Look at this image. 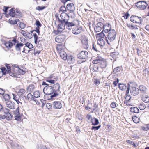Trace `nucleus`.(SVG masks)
Returning <instances> with one entry per match:
<instances>
[{
  "instance_id": "1",
  "label": "nucleus",
  "mask_w": 149,
  "mask_h": 149,
  "mask_svg": "<svg viewBox=\"0 0 149 149\" xmlns=\"http://www.w3.org/2000/svg\"><path fill=\"white\" fill-rule=\"evenodd\" d=\"M103 28L105 33H108L107 37H105L106 40L107 44L111 45L112 44V33L109 32L111 30V25L107 23L104 25Z\"/></svg>"
},
{
  "instance_id": "2",
  "label": "nucleus",
  "mask_w": 149,
  "mask_h": 149,
  "mask_svg": "<svg viewBox=\"0 0 149 149\" xmlns=\"http://www.w3.org/2000/svg\"><path fill=\"white\" fill-rule=\"evenodd\" d=\"M52 87L53 89L54 90V93L51 96V98L54 97L58 95L60 85L59 84L57 83L53 85Z\"/></svg>"
},
{
  "instance_id": "3",
  "label": "nucleus",
  "mask_w": 149,
  "mask_h": 149,
  "mask_svg": "<svg viewBox=\"0 0 149 149\" xmlns=\"http://www.w3.org/2000/svg\"><path fill=\"white\" fill-rule=\"evenodd\" d=\"M43 92L46 95H49L54 93V90L52 86H46L43 89Z\"/></svg>"
},
{
  "instance_id": "4",
  "label": "nucleus",
  "mask_w": 149,
  "mask_h": 149,
  "mask_svg": "<svg viewBox=\"0 0 149 149\" xmlns=\"http://www.w3.org/2000/svg\"><path fill=\"white\" fill-rule=\"evenodd\" d=\"M12 41L14 45L15 46V49L17 51H20V48L23 45V44L21 42L18 43L19 41L17 40L15 38H13Z\"/></svg>"
},
{
  "instance_id": "5",
  "label": "nucleus",
  "mask_w": 149,
  "mask_h": 149,
  "mask_svg": "<svg viewBox=\"0 0 149 149\" xmlns=\"http://www.w3.org/2000/svg\"><path fill=\"white\" fill-rule=\"evenodd\" d=\"M4 112V119H6L8 120H10L12 119V116L11 114L9 113L10 110L9 109L6 108L2 111Z\"/></svg>"
},
{
  "instance_id": "6",
  "label": "nucleus",
  "mask_w": 149,
  "mask_h": 149,
  "mask_svg": "<svg viewBox=\"0 0 149 149\" xmlns=\"http://www.w3.org/2000/svg\"><path fill=\"white\" fill-rule=\"evenodd\" d=\"M26 91L24 89H20L17 93V95L21 101L22 100H23L24 97H26Z\"/></svg>"
},
{
  "instance_id": "7",
  "label": "nucleus",
  "mask_w": 149,
  "mask_h": 149,
  "mask_svg": "<svg viewBox=\"0 0 149 149\" xmlns=\"http://www.w3.org/2000/svg\"><path fill=\"white\" fill-rule=\"evenodd\" d=\"M141 18L136 16H132L130 18V21L133 22L140 24L141 22Z\"/></svg>"
},
{
  "instance_id": "8",
  "label": "nucleus",
  "mask_w": 149,
  "mask_h": 149,
  "mask_svg": "<svg viewBox=\"0 0 149 149\" xmlns=\"http://www.w3.org/2000/svg\"><path fill=\"white\" fill-rule=\"evenodd\" d=\"M77 57L80 59H85L88 57V53L86 51H82L78 54Z\"/></svg>"
},
{
  "instance_id": "9",
  "label": "nucleus",
  "mask_w": 149,
  "mask_h": 149,
  "mask_svg": "<svg viewBox=\"0 0 149 149\" xmlns=\"http://www.w3.org/2000/svg\"><path fill=\"white\" fill-rule=\"evenodd\" d=\"M65 26L64 23H61L58 26V30L54 31V33L56 34H58L63 31L65 29Z\"/></svg>"
},
{
  "instance_id": "10",
  "label": "nucleus",
  "mask_w": 149,
  "mask_h": 149,
  "mask_svg": "<svg viewBox=\"0 0 149 149\" xmlns=\"http://www.w3.org/2000/svg\"><path fill=\"white\" fill-rule=\"evenodd\" d=\"M139 89L138 88L134 86H132L130 92L132 95L133 96L139 94Z\"/></svg>"
},
{
  "instance_id": "11",
  "label": "nucleus",
  "mask_w": 149,
  "mask_h": 149,
  "mask_svg": "<svg viewBox=\"0 0 149 149\" xmlns=\"http://www.w3.org/2000/svg\"><path fill=\"white\" fill-rule=\"evenodd\" d=\"M82 42L84 48L86 49H87L89 47L88 39L87 37L85 36H83L82 37Z\"/></svg>"
},
{
  "instance_id": "12",
  "label": "nucleus",
  "mask_w": 149,
  "mask_h": 149,
  "mask_svg": "<svg viewBox=\"0 0 149 149\" xmlns=\"http://www.w3.org/2000/svg\"><path fill=\"white\" fill-rule=\"evenodd\" d=\"M127 85V88L126 91V96L125 97V103L126 104H127V102L131 98V96L129 95V92L130 91V85L129 84H128Z\"/></svg>"
},
{
  "instance_id": "13",
  "label": "nucleus",
  "mask_w": 149,
  "mask_h": 149,
  "mask_svg": "<svg viewBox=\"0 0 149 149\" xmlns=\"http://www.w3.org/2000/svg\"><path fill=\"white\" fill-rule=\"evenodd\" d=\"M82 31V27L76 26L72 28V32L74 34L77 35L80 33Z\"/></svg>"
},
{
  "instance_id": "14",
  "label": "nucleus",
  "mask_w": 149,
  "mask_h": 149,
  "mask_svg": "<svg viewBox=\"0 0 149 149\" xmlns=\"http://www.w3.org/2000/svg\"><path fill=\"white\" fill-rule=\"evenodd\" d=\"M104 26L102 22H99L96 24L94 30L95 31L98 32L100 31Z\"/></svg>"
},
{
  "instance_id": "15",
  "label": "nucleus",
  "mask_w": 149,
  "mask_h": 149,
  "mask_svg": "<svg viewBox=\"0 0 149 149\" xmlns=\"http://www.w3.org/2000/svg\"><path fill=\"white\" fill-rule=\"evenodd\" d=\"M7 107L10 109H14L15 108V103L11 101L6 102Z\"/></svg>"
},
{
  "instance_id": "16",
  "label": "nucleus",
  "mask_w": 149,
  "mask_h": 149,
  "mask_svg": "<svg viewBox=\"0 0 149 149\" xmlns=\"http://www.w3.org/2000/svg\"><path fill=\"white\" fill-rule=\"evenodd\" d=\"M52 106L55 109H60L62 108V105L61 102L59 101H55L53 102Z\"/></svg>"
},
{
  "instance_id": "17",
  "label": "nucleus",
  "mask_w": 149,
  "mask_h": 149,
  "mask_svg": "<svg viewBox=\"0 0 149 149\" xmlns=\"http://www.w3.org/2000/svg\"><path fill=\"white\" fill-rule=\"evenodd\" d=\"M64 36L62 35L58 36L55 38V41L58 43L62 42L64 41Z\"/></svg>"
},
{
  "instance_id": "18",
  "label": "nucleus",
  "mask_w": 149,
  "mask_h": 149,
  "mask_svg": "<svg viewBox=\"0 0 149 149\" xmlns=\"http://www.w3.org/2000/svg\"><path fill=\"white\" fill-rule=\"evenodd\" d=\"M61 57L63 59L65 60L67 59V56L66 52L63 50H61L60 52Z\"/></svg>"
},
{
  "instance_id": "19",
  "label": "nucleus",
  "mask_w": 149,
  "mask_h": 149,
  "mask_svg": "<svg viewBox=\"0 0 149 149\" xmlns=\"http://www.w3.org/2000/svg\"><path fill=\"white\" fill-rule=\"evenodd\" d=\"M3 101L7 102L8 101H10L11 98L10 96L8 94H4L1 97V96Z\"/></svg>"
},
{
  "instance_id": "20",
  "label": "nucleus",
  "mask_w": 149,
  "mask_h": 149,
  "mask_svg": "<svg viewBox=\"0 0 149 149\" xmlns=\"http://www.w3.org/2000/svg\"><path fill=\"white\" fill-rule=\"evenodd\" d=\"M67 9L69 11H73L75 9V7L74 4L72 3L68 4L67 5Z\"/></svg>"
},
{
  "instance_id": "21",
  "label": "nucleus",
  "mask_w": 149,
  "mask_h": 149,
  "mask_svg": "<svg viewBox=\"0 0 149 149\" xmlns=\"http://www.w3.org/2000/svg\"><path fill=\"white\" fill-rule=\"evenodd\" d=\"M64 25L65 27L68 29H70L72 26H74V24L72 22H67L65 23Z\"/></svg>"
},
{
  "instance_id": "22",
  "label": "nucleus",
  "mask_w": 149,
  "mask_h": 149,
  "mask_svg": "<svg viewBox=\"0 0 149 149\" xmlns=\"http://www.w3.org/2000/svg\"><path fill=\"white\" fill-rule=\"evenodd\" d=\"M69 17L67 14L62 19H61L59 18H58V21L61 22L64 24L68 22V19H69Z\"/></svg>"
},
{
  "instance_id": "23",
  "label": "nucleus",
  "mask_w": 149,
  "mask_h": 149,
  "mask_svg": "<svg viewBox=\"0 0 149 149\" xmlns=\"http://www.w3.org/2000/svg\"><path fill=\"white\" fill-rule=\"evenodd\" d=\"M118 86L119 89L122 91L125 90L127 88L126 84L123 83H118Z\"/></svg>"
},
{
  "instance_id": "24",
  "label": "nucleus",
  "mask_w": 149,
  "mask_h": 149,
  "mask_svg": "<svg viewBox=\"0 0 149 149\" xmlns=\"http://www.w3.org/2000/svg\"><path fill=\"white\" fill-rule=\"evenodd\" d=\"M91 122L92 123V125H97L99 123L98 120L94 117L93 118Z\"/></svg>"
},
{
  "instance_id": "25",
  "label": "nucleus",
  "mask_w": 149,
  "mask_h": 149,
  "mask_svg": "<svg viewBox=\"0 0 149 149\" xmlns=\"http://www.w3.org/2000/svg\"><path fill=\"white\" fill-rule=\"evenodd\" d=\"M141 99L143 102L146 103L149 102V97L147 95H143L141 97Z\"/></svg>"
},
{
  "instance_id": "26",
  "label": "nucleus",
  "mask_w": 149,
  "mask_h": 149,
  "mask_svg": "<svg viewBox=\"0 0 149 149\" xmlns=\"http://www.w3.org/2000/svg\"><path fill=\"white\" fill-rule=\"evenodd\" d=\"M68 62L69 64L73 63L74 62V57L72 56H70L68 58H67Z\"/></svg>"
},
{
  "instance_id": "27",
  "label": "nucleus",
  "mask_w": 149,
  "mask_h": 149,
  "mask_svg": "<svg viewBox=\"0 0 149 149\" xmlns=\"http://www.w3.org/2000/svg\"><path fill=\"white\" fill-rule=\"evenodd\" d=\"M139 88L141 92L142 93H146V88L144 86L141 85L139 86Z\"/></svg>"
},
{
  "instance_id": "28",
  "label": "nucleus",
  "mask_w": 149,
  "mask_h": 149,
  "mask_svg": "<svg viewBox=\"0 0 149 149\" xmlns=\"http://www.w3.org/2000/svg\"><path fill=\"white\" fill-rule=\"evenodd\" d=\"M130 111L131 112L138 113L139 112V109L136 107H132L130 108Z\"/></svg>"
},
{
  "instance_id": "29",
  "label": "nucleus",
  "mask_w": 149,
  "mask_h": 149,
  "mask_svg": "<svg viewBox=\"0 0 149 149\" xmlns=\"http://www.w3.org/2000/svg\"><path fill=\"white\" fill-rule=\"evenodd\" d=\"M52 77H50L46 79H45L46 81L50 84H54L56 82V81L52 79Z\"/></svg>"
},
{
  "instance_id": "30",
  "label": "nucleus",
  "mask_w": 149,
  "mask_h": 149,
  "mask_svg": "<svg viewBox=\"0 0 149 149\" xmlns=\"http://www.w3.org/2000/svg\"><path fill=\"white\" fill-rule=\"evenodd\" d=\"M27 98L28 100L31 101L33 100L36 101V99L33 97V95L31 93H29L27 96Z\"/></svg>"
},
{
  "instance_id": "31",
  "label": "nucleus",
  "mask_w": 149,
  "mask_h": 149,
  "mask_svg": "<svg viewBox=\"0 0 149 149\" xmlns=\"http://www.w3.org/2000/svg\"><path fill=\"white\" fill-rule=\"evenodd\" d=\"M141 4L140 3H136L135 6L138 8H139L140 9H141V10L144 9H145L147 6H145V5H140Z\"/></svg>"
},
{
  "instance_id": "32",
  "label": "nucleus",
  "mask_w": 149,
  "mask_h": 149,
  "mask_svg": "<svg viewBox=\"0 0 149 149\" xmlns=\"http://www.w3.org/2000/svg\"><path fill=\"white\" fill-rule=\"evenodd\" d=\"M35 88L33 85L31 84L27 87V90L28 91L32 92L34 90Z\"/></svg>"
},
{
  "instance_id": "33",
  "label": "nucleus",
  "mask_w": 149,
  "mask_h": 149,
  "mask_svg": "<svg viewBox=\"0 0 149 149\" xmlns=\"http://www.w3.org/2000/svg\"><path fill=\"white\" fill-rule=\"evenodd\" d=\"M13 45V43L10 42H6L5 43V46L7 48H11Z\"/></svg>"
},
{
  "instance_id": "34",
  "label": "nucleus",
  "mask_w": 149,
  "mask_h": 149,
  "mask_svg": "<svg viewBox=\"0 0 149 149\" xmlns=\"http://www.w3.org/2000/svg\"><path fill=\"white\" fill-rule=\"evenodd\" d=\"M100 61L102 62V63H103V61L99 59L93 60L92 61V63L94 64H100Z\"/></svg>"
},
{
  "instance_id": "35",
  "label": "nucleus",
  "mask_w": 149,
  "mask_h": 149,
  "mask_svg": "<svg viewBox=\"0 0 149 149\" xmlns=\"http://www.w3.org/2000/svg\"><path fill=\"white\" fill-rule=\"evenodd\" d=\"M33 97L38 98L40 96V93L39 91H36L33 93Z\"/></svg>"
},
{
  "instance_id": "36",
  "label": "nucleus",
  "mask_w": 149,
  "mask_h": 149,
  "mask_svg": "<svg viewBox=\"0 0 149 149\" xmlns=\"http://www.w3.org/2000/svg\"><path fill=\"white\" fill-rule=\"evenodd\" d=\"M97 43L99 45L102 46L104 43V41L102 39L100 38L98 39Z\"/></svg>"
},
{
  "instance_id": "37",
  "label": "nucleus",
  "mask_w": 149,
  "mask_h": 149,
  "mask_svg": "<svg viewBox=\"0 0 149 149\" xmlns=\"http://www.w3.org/2000/svg\"><path fill=\"white\" fill-rule=\"evenodd\" d=\"M9 14L12 17H14L15 15V10H14L13 9H11L10 11Z\"/></svg>"
},
{
  "instance_id": "38",
  "label": "nucleus",
  "mask_w": 149,
  "mask_h": 149,
  "mask_svg": "<svg viewBox=\"0 0 149 149\" xmlns=\"http://www.w3.org/2000/svg\"><path fill=\"white\" fill-rule=\"evenodd\" d=\"M132 120L133 122L136 123H138L139 121V118L136 116H133Z\"/></svg>"
},
{
  "instance_id": "39",
  "label": "nucleus",
  "mask_w": 149,
  "mask_h": 149,
  "mask_svg": "<svg viewBox=\"0 0 149 149\" xmlns=\"http://www.w3.org/2000/svg\"><path fill=\"white\" fill-rule=\"evenodd\" d=\"M105 35H104V33L103 32V31H102L101 33L97 34L96 35V37H100L102 38H104V37L105 36Z\"/></svg>"
},
{
  "instance_id": "40",
  "label": "nucleus",
  "mask_w": 149,
  "mask_h": 149,
  "mask_svg": "<svg viewBox=\"0 0 149 149\" xmlns=\"http://www.w3.org/2000/svg\"><path fill=\"white\" fill-rule=\"evenodd\" d=\"M139 107L141 110H143L145 109L146 107L143 103H142L140 104L139 105Z\"/></svg>"
},
{
  "instance_id": "41",
  "label": "nucleus",
  "mask_w": 149,
  "mask_h": 149,
  "mask_svg": "<svg viewBox=\"0 0 149 149\" xmlns=\"http://www.w3.org/2000/svg\"><path fill=\"white\" fill-rule=\"evenodd\" d=\"M33 36L34 39V42L37 44L38 43L37 40L38 38V37L36 33L33 34Z\"/></svg>"
},
{
  "instance_id": "42",
  "label": "nucleus",
  "mask_w": 149,
  "mask_h": 149,
  "mask_svg": "<svg viewBox=\"0 0 149 149\" xmlns=\"http://www.w3.org/2000/svg\"><path fill=\"white\" fill-rule=\"evenodd\" d=\"M19 106L16 108V110L14 111V114L16 115H19Z\"/></svg>"
},
{
  "instance_id": "43",
  "label": "nucleus",
  "mask_w": 149,
  "mask_h": 149,
  "mask_svg": "<svg viewBox=\"0 0 149 149\" xmlns=\"http://www.w3.org/2000/svg\"><path fill=\"white\" fill-rule=\"evenodd\" d=\"M21 115L20 114L16 115L15 116V120L17 121H20L21 120Z\"/></svg>"
},
{
  "instance_id": "44",
  "label": "nucleus",
  "mask_w": 149,
  "mask_h": 149,
  "mask_svg": "<svg viewBox=\"0 0 149 149\" xmlns=\"http://www.w3.org/2000/svg\"><path fill=\"white\" fill-rule=\"evenodd\" d=\"M101 127V125H99L97 126H93L92 127L91 130H94L95 131L98 130Z\"/></svg>"
},
{
  "instance_id": "45",
  "label": "nucleus",
  "mask_w": 149,
  "mask_h": 149,
  "mask_svg": "<svg viewBox=\"0 0 149 149\" xmlns=\"http://www.w3.org/2000/svg\"><path fill=\"white\" fill-rule=\"evenodd\" d=\"M67 8H66L65 6H61L60 8V11L64 12L66 11Z\"/></svg>"
},
{
  "instance_id": "46",
  "label": "nucleus",
  "mask_w": 149,
  "mask_h": 149,
  "mask_svg": "<svg viewBox=\"0 0 149 149\" xmlns=\"http://www.w3.org/2000/svg\"><path fill=\"white\" fill-rule=\"evenodd\" d=\"M120 68L119 67H118L115 68L114 69V70H113V72L114 73H116L117 72H119L120 71Z\"/></svg>"
},
{
  "instance_id": "47",
  "label": "nucleus",
  "mask_w": 149,
  "mask_h": 149,
  "mask_svg": "<svg viewBox=\"0 0 149 149\" xmlns=\"http://www.w3.org/2000/svg\"><path fill=\"white\" fill-rule=\"evenodd\" d=\"M25 45L29 49H32L33 47V46L32 44L28 42L25 44Z\"/></svg>"
},
{
  "instance_id": "48",
  "label": "nucleus",
  "mask_w": 149,
  "mask_h": 149,
  "mask_svg": "<svg viewBox=\"0 0 149 149\" xmlns=\"http://www.w3.org/2000/svg\"><path fill=\"white\" fill-rule=\"evenodd\" d=\"M100 66L102 68H105L106 65L105 64V63L103 61V63H102V62L100 61V63L99 64Z\"/></svg>"
},
{
  "instance_id": "49",
  "label": "nucleus",
  "mask_w": 149,
  "mask_h": 149,
  "mask_svg": "<svg viewBox=\"0 0 149 149\" xmlns=\"http://www.w3.org/2000/svg\"><path fill=\"white\" fill-rule=\"evenodd\" d=\"M1 69L2 71L1 72L3 74V75L5 74L6 72L7 71V70L6 68L2 67L1 68Z\"/></svg>"
},
{
  "instance_id": "50",
  "label": "nucleus",
  "mask_w": 149,
  "mask_h": 149,
  "mask_svg": "<svg viewBox=\"0 0 149 149\" xmlns=\"http://www.w3.org/2000/svg\"><path fill=\"white\" fill-rule=\"evenodd\" d=\"M16 15L18 16L19 17H21L22 16V14L20 11L19 10H16Z\"/></svg>"
},
{
  "instance_id": "51",
  "label": "nucleus",
  "mask_w": 149,
  "mask_h": 149,
  "mask_svg": "<svg viewBox=\"0 0 149 149\" xmlns=\"http://www.w3.org/2000/svg\"><path fill=\"white\" fill-rule=\"evenodd\" d=\"M45 8V6L42 7H40V6H38L36 8V9L38 10H41Z\"/></svg>"
},
{
  "instance_id": "52",
  "label": "nucleus",
  "mask_w": 149,
  "mask_h": 149,
  "mask_svg": "<svg viewBox=\"0 0 149 149\" xmlns=\"http://www.w3.org/2000/svg\"><path fill=\"white\" fill-rule=\"evenodd\" d=\"M92 69L93 70V71L94 72H97L98 71V68L97 66L96 65H94L92 67Z\"/></svg>"
},
{
  "instance_id": "53",
  "label": "nucleus",
  "mask_w": 149,
  "mask_h": 149,
  "mask_svg": "<svg viewBox=\"0 0 149 149\" xmlns=\"http://www.w3.org/2000/svg\"><path fill=\"white\" fill-rule=\"evenodd\" d=\"M140 3V4H141V5H145V6H147L148 4L146 3V2L144 1H139L136 3Z\"/></svg>"
},
{
  "instance_id": "54",
  "label": "nucleus",
  "mask_w": 149,
  "mask_h": 149,
  "mask_svg": "<svg viewBox=\"0 0 149 149\" xmlns=\"http://www.w3.org/2000/svg\"><path fill=\"white\" fill-rule=\"evenodd\" d=\"M26 33V36H27L29 38L31 39L32 38V34H30V33L27 31Z\"/></svg>"
},
{
  "instance_id": "55",
  "label": "nucleus",
  "mask_w": 149,
  "mask_h": 149,
  "mask_svg": "<svg viewBox=\"0 0 149 149\" xmlns=\"http://www.w3.org/2000/svg\"><path fill=\"white\" fill-rule=\"evenodd\" d=\"M19 27L22 29H24L26 26V25L25 24L22 23H20L19 24Z\"/></svg>"
},
{
  "instance_id": "56",
  "label": "nucleus",
  "mask_w": 149,
  "mask_h": 149,
  "mask_svg": "<svg viewBox=\"0 0 149 149\" xmlns=\"http://www.w3.org/2000/svg\"><path fill=\"white\" fill-rule=\"evenodd\" d=\"M86 118H87L89 120L91 121V120L93 119V118L91 116L90 114H87L86 116Z\"/></svg>"
},
{
  "instance_id": "57",
  "label": "nucleus",
  "mask_w": 149,
  "mask_h": 149,
  "mask_svg": "<svg viewBox=\"0 0 149 149\" xmlns=\"http://www.w3.org/2000/svg\"><path fill=\"white\" fill-rule=\"evenodd\" d=\"M10 22L11 24H15L17 23V20H11L10 21Z\"/></svg>"
},
{
  "instance_id": "58",
  "label": "nucleus",
  "mask_w": 149,
  "mask_h": 149,
  "mask_svg": "<svg viewBox=\"0 0 149 149\" xmlns=\"http://www.w3.org/2000/svg\"><path fill=\"white\" fill-rule=\"evenodd\" d=\"M138 28H137V26L136 25H131V28L130 29H138Z\"/></svg>"
},
{
  "instance_id": "59",
  "label": "nucleus",
  "mask_w": 149,
  "mask_h": 149,
  "mask_svg": "<svg viewBox=\"0 0 149 149\" xmlns=\"http://www.w3.org/2000/svg\"><path fill=\"white\" fill-rule=\"evenodd\" d=\"M5 91L3 89L0 88V96H2L5 94Z\"/></svg>"
},
{
  "instance_id": "60",
  "label": "nucleus",
  "mask_w": 149,
  "mask_h": 149,
  "mask_svg": "<svg viewBox=\"0 0 149 149\" xmlns=\"http://www.w3.org/2000/svg\"><path fill=\"white\" fill-rule=\"evenodd\" d=\"M119 82V79L118 78H117L116 80H115L114 82H113V84L114 85V86L115 87L116 86L118 83Z\"/></svg>"
},
{
  "instance_id": "61",
  "label": "nucleus",
  "mask_w": 149,
  "mask_h": 149,
  "mask_svg": "<svg viewBox=\"0 0 149 149\" xmlns=\"http://www.w3.org/2000/svg\"><path fill=\"white\" fill-rule=\"evenodd\" d=\"M92 49L96 52L98 51L96 46L95 44L94 43H93V44Z\"/></svg>"
},
{
  "instance_id": "62",
  "label": "nucleus",
  "mask_w": 149,
  "mask_h": 149,
  "mask_svg": "<svg viewBox=\"0 0 149 149\" xmlns=\"http://www.w3.org/2000/svg\"><path fill=\"white\" fill-rule=\"evenodd\" d=\"M66 13H65L64 12L62 13L60 15V17H61V19H62L65 16L67 15Z\"/></svg>"
},
{
  "instance_id": "63",
  "label": "nucleus",
  "mask_w": 149,
  "mask_h": 149,
  "mask_svg": "<svg viewBox=\"0 0 149 149\" xmlns=\"http://www.w3.org/2000/svg\"><path fill=\"white\" fill-rule=\"evenodd\" d=\"M27 32V31H25L22 30H21V33L24 36H26L27 33L26 32Z\"/></svg>"
},
{
  "instance_id": "64",
  "label": "nucleus",
  "mask_w": 149,
  "mask_h": 149,
  "mask_svg": "<svg viewBox=\"0 0 149 149\" xmlns=\"http://www.w3.org/2000/svg\"><path fill=\"white\" fill-rule=\"evenodd\" d=\"M35 24L38 26L40 27L41 26V24L38 20L36 21Z\"/></svg>"
}]
</instances>
